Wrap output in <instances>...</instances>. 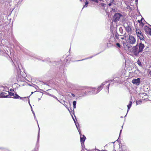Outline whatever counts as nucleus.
<instances>
[{"instance_id": "f257e3e1", "label": "nucleus", "mask_w": 151, "mask_h": 151, "mask_svg": "<svg viewBox=\"0 0 151 151\" xmlns=\"http://www.w3.org/2000/svg\"><path fill=\"white\" fill-rule=\"evenodd\" d=\"M145 47V45L143 44L140 42L138 44V43L137 45L133 47L132 48V51L134 55L136 56H138L139 53L142 52L144 48Z\"/></svg>"}, {"instance_id": "f03ea898", "label": "nucleus", "mask_w": 151, "mask_h": 151, "mask_svg": "<svg viewBox=\"0 0 151 151\" xmlns=\"http://www.w3.org/2000/svg\"><path fill=\"white\" fill-rule=\"evenodd\" d=\"M9 91L8 88L6 87L0 93V97L1 98H7L9 96Z\"/></svg>"}, {"instance_id": "7ed1b4c3", "label": "nucleus", "mask_w": 151, "mask_h": 151, "mask_svg": "<svg viewBox=\"0 0 151 151\" xmlns=\"http://www.w3.org/2000/svg\"><path fill=\"white\" fill-rule=\"evenodd\" d=\"M122 16V15L120 13H116L113 16L114 21L116 22L119 21L120 17Z\"/></svg>"}, {"instance_id": "20e7f679", "label": "nucleus", "mask_w": 151, "mask_h": 151, "mask_svg": "<svg viewBox=\"0 0 151 151\" xmlns=\"http://www.w3.org/2000/svg\"><path fill=\"white\" fill-rule=\"evenodd\" d=\"M79 133L80 135V139L81 140V142L82 146H83V145L84 144V142L86 139V137L84 135H82L81 134V132L80 131H79Z\"/></svg>"}, {"instance_id": "39448f33", "label": "nucleus", "mask_w": 151, "mask_h": 151, "mask_svg": "<svg viewBox=\"0 0 151 151\" xmlns=\"http://www.w3.org/2000/svg\"><path fill=\"white\" fill-rule=\"evenodd\" d=\"M128 42L130 44L133 45L136 42L135 38L132 35H129L128 38Z\"/></svg>"}, {"instance_id": "423d86ee", "label": "nucleus", "mask_w": 151, "mask_h": 151, "mask_svg": "<svg viewBox=\"0 0 151 151\" xmlns=\"http://www.w3.org/2000/svg\"><path fill=\"white\" fill-rule=\"evenodd\" d=\"M132 82L133 84L136 85L137 86H138L140 84L141 81L140 78H138L137 79H134L132 81Z\"/></svg>"}, {"instance_id": "0eeeda50", "label": "nucleus", "mask_w": 151, "mask_h": 151, "mask_svg": "<svg viewBox=\"0 0 151 151\" xmlns=\"http://www.w3.org/2000/svg\"><path fill=\"white\" fill-rule=\"evenodd\" d=\"M108 81H106L103 82L101 85L99 86L97 89H96V91L95 93H98L102 88L103 86L105 85Z\"/></svg>"}, {"instance_id": "6e6552de", "label": "nucleus", "mask_w": 151, "mask_h": 151, "mask_svg": "<svg viewBox=\"0 0 151 151\" xmlns=\"http://www.w3.org/2000/svg\"><path fill=\"white\" fill-rule=\"evenodd\" d=\"M124 27L127 31L128 32H130L131 31L132 29L131 26L129 25L128 24L126 23L124 24Z\"/></svg>"}, {"instance_id": "1a4fd4ad", "label": "nucleus", "mask_w": 151, "mask_h": 151, "mask_svg": "<svg viewBox=\"0 0 151 151\" xmlns=\"http://www.w3.org/2000/svg\"><path fill=\"white\" fill-rule=\"evenodd\" d=\"M12 98L14 99H20L21 100L23 98L22 97L20 96H19L17 93H16L15 94V95L14 97H12ZM26 97H24L23 98H26Z\"/></svg>"}, {"instance_id": "9d476101", "label": "nucleus", "mask_w": 151, "mask_h": 151, "mask_svg": "<svg viewBox=\"0 0 151 151\" xmlns=\"http://www.w3.org/2000/svg\"><path fill=\"white\" fill-rule=\"evenodd\" d=\"M89 91H88V92L92 93L94 94H96L97 93H95L96 90V89L94 88H91L90 90H89Z\"/></svg>"}, {"instance_id": "9b49d317", "label": "nucleus", "mask_w": 151, "mask_h": 151, "mask_svg": "<svg viewBox=\"0 0 151 151\" xmlns=\"http://www.w3.org/2000/svg\"><path fill=\"white\" fill-rule=\"evenodd\" d=\"M137 36L141 40H143L145 39L142 33L137 35Z\"/></svg>"}, {"instance_id": "f8f14e48", "label": "nucleus", "mask_w": 151, "mask_h": 151, "mask_svg": "<svg viewBox=\"0 0 151 151\" xmlns=\"http://www.w3.org/2000/svg\"><path fill=\"white\" fill-rule=\"evenodd\" d=\"M151 29L150 28L147 26H145L144 28V29L147 33L148 32L150 29Z\"/></svg>"}, {"instance_id": "ddd939ff", "label": "nucleus", "mask_w": 151, "mask_h": 151, "mask_svg": "<svg viewBox=\"0 0 151 151\" xmlns=\"http://www.w3.org/2000/svg\"><path fill=\"white\" fill-rule=\"evenodd\" d=\"M20 86V85H19L17 83H14L12 87L14 89H15V90H16V89H17V88L19 87Z\"/></svg>"}, {"instance_id": "4468645a", "label": "nucleus", "mask_w": 151, "mask_h": 151, "mask_svg": "<svg viewBox=\"0 0 151 151\" xmlns=\"http://www.w3.org/2000/svg\"><path fill=\"white\" fill-rule=\"evenodd\" d=\"M99 53H98V54H97L95 55H94L93 56H91V57H88V58H86L85 59H82V60H77V61H83V60H86V59H90V58H92V57H93V56H95V55H98V54H99Z\"/></svg>"}, {"instance_id": "2eb2a0df", "label": "nucleus", "mask_w": 151, "mask_h": 151, "mask_svg": "<svg viewBox=\"0 0 151 151\" xmlns=\"http://www.w3.org/2000/svg\"><path fill=\"white\" fill-rule=\"evenodd\" d=\"M132 102L131 101H130L129 104H128V105H127V107H128L127 113L128 112V111L130 109V108L132 106Z\"/></svg>"}, {"instance_id": "dca6fc26", "label": "nucleus", "mask_w": 151, "mask_h": 151, "mask_svg": "<svg viewBox=\"0 0 151 151\" xmlns=\"http://www.w3.org/2000/svg\"><path fill=\"white\" fill-rule=\"evenodd\" d=\"M119 36H122V35H119L117 32H116L114 34V37L116 39L118 40L119 39Z\"/></svg>"}, {"instance_id": "f3484780", "label": "nucleus", "mask_w": 151, "mask_h": 151, "mask_svg": "<svg viewBox=\"0 0 151 151\" xmlns=\"http://www.w3.org/2000/svg\"><path fill=\"white\" fill-rule=\"evenodd\" d=\"M74 122L76 125V126L78 130V131L79 132V131H80V129L78 127L79 126V123L78 122H76V120H74Z\"/></svg>"}, {"instance_id": "a211bd4d", "label": "nucleus", "mask_w": 151, "mask_h": 151, "mask_svg": "<svg viewBox=\"0 0 151 151\" xmlns=\"http://www.w3.org/2000/svg\"><path fill=\"white\" fill-rule=\"evenodd\" d=\"M136 33L137 35L142 34V33L141 32V30L139 29H137L136 30Z\"/></svg>"}, {"instance_id": "6ab92c4d", "label": "nucleus", "mask_w": 151, "mask_h": 151, "mask_svg": "<svg viewBox=\"0 0 151 151\" xmlns=\"http://www.w3.org/2000/svg\"><path fill=\"white\" fill-rule=\"evenodd\" d=\"M88 88H85V91H84L85 92L84 93V94H82V96H84L85 95H88V93L89 92H88V91H89V90L88 89Z\"/></svg>"}, {"instance_id": "aec40b11", "label": "nucleus", "mask_w": 151, "mask_h": 151, "mask_svg": "<svg viewBox=\"0 0 151 151\" xmlns=\"http://www.w3.org/2000/svg\"><path fill=\"white\" fill-rule=\"evenodd\" d=\"M122 43L123 44V45L124 46H125V45H126V46H127V48H128V49H130V48L132 47L131 46V47H130L129 46H128L127 45H126V43L125 41H123L122 42Z\"/></svg>"}, {"instance_id": "412c9836", "label": "nucleus", "mask_w": 151, "mask_h": 151, "mask_svg": "<svg viewBox=\"0 0 151 151\" xmlns=\"http://www.w3.org/2000/svg\"><path fill=\"white\" fill-rule=\"evenodd\" d=\"M89 4V2L87 0H86L85 2V4L83 6V7H87L88 4Z\"/></svg>"}, {"instance_id": "4be33fe9", "label": "nucleus", "mask_w": 151, "mask_h": 151, "mask_svg": "<svg viewBox=\"0 0 151 151\" xmlns=\"http://www.w3.org/2000/svg\"><path fill=\"white\" fill-rule=\"evenodd\" d=\"M15 94H14V93L11 92L9 91V96H11L14 97V96Z\"/></svg>"}, {"instance_id": "5701e85b", "label": "nucleus", "mask_w": 151, "mask_h": 151, "mask_svg": "<svg viewBox=\"0 0 151 151\" xmlns=\"http://www.w3.org/2000/svg\"><path fill=\"white\" fill-rule=\"evenodd\" d=\"M73 108L74 109L76 108V101H73Z\"/></svg>"}, {"instance_id": "b1692460", "label": "nucleus", "mask_w": 151, "mask_h": 151, "mask_svg": "<svg viewBox=\"0 0 151 151\" xmlns=\"http://www.w3.org/2000/svg\"><path fill=\"white\" fill-rule=\"evenodd\" d=\"M119 31L120 33L121 34H122L123 33V31L122 27H120L119 28Z\"/></svg>"}, {"instance_id": "393cba45", "label": "nucleus", "mask_w": 151, "mask_h": 151, "mask_svg": "<svg viewBox=\"0 0 151 151\" xmlns=\"http://www.w3.org/2000/svg\"><path fill=\"white\" fill-rule=\"evenodd\" d=\"M31 111H32V113L33 114V115H34V118H35V120H36L37 122H37V120L36 119V117L35 116V113L34 112V111H33V109H32V107H31Z\"/></svg>"}, {"instance_id": "a878e982", "label": "nucleus", "mask_w": 151, "mask_h": 151, "mask_svg": "<svg viewBox=\"0 0 151 151\" xmlns=\"http://www.w3.org/2000/svg\"><path fill=\"white\" fill-rule=\"evenodd\" d=\"M137 64H138V65L139 66H142V65L141 63V62L140 61V60H138V61H137Z\"/></svg>"}, {"instance_id": "bb28decb", "label": "nucleus", "mask_w": 151, "mask_h": 151, "mask_svg": "<svg viewBox=\"0 0 151 151\" xmlns=\"http://www.w3.org/2000/svg\"><path fill=\"white\" fill-rule=\"evenodd\" d=\"M142 102V101L141 100H139V101H136V104L137 105H138V104H141Z\"/></svg>"}, {"instance_id": "cd10ccee", "label": "nucleus", "mask_w": 151, "mask_h": 151, "mask_svg": "<svg viewBox=\"0 0 151 151\" xmlns=\"http://www.w3.org/2000/svg\"><path fill=\"white\" fill-rule=\"evenodd\" d=\"M110 85V84L109 83L108 84V85L106 86V89L108 91V93L109 92V87Z\"/></svg>"}, {"instance_id": "c85d7f7f", "label": "nucleus", "mask_w": 151, "mask_h": 151, "mask_svg": "<svg viewBox=\"0 0 151 151\" xmlns=\"http://www.w3.org/2000/svg\"><path fill=\"white\" fill-rule=\"evenodd\" d=\"M114 0H110V2L112 3L113 4L115 5L116 4L114 3Z\"/></svg>"}, {"instance_id": "c756f323", "label": "nucleus", "mask_w": 151, "mask_h": 151, "mask_svg": "<svg viewBox=\"0 0 151 151\" xmlns=\"http://www.w3.org/2000/svg\"><path fill=\"white\" fill-rule=\"evenodd\" d=\"M116 46L119 47V48H120L121 46V45H120V44L119 43H117L116 44Z\"/></svg>"}, {"instance_id": "7c9ffc66", "label": "nucleus", "mask_w": 151, "mask_h": 151, "mask_svg": "<svg viewBox=\"0 0 151 151\" xmlns=\"http://www.w3.org/2000/svg\"><path fill=\"white\" fill-rule=\"evenodd\" d=\"M65 106V107H66L68 109V110L70 112V114H71V116H72V118H73V120L74 121V120H75V119H74V118L73 117V115L71 114V113H70V111L69 109L68 108H67V107H66V106Z\"/></svg>"}, {"instance_id": "2f4dec72", "label": "nucleus", "mask_w": 151, "mask_h": 151, "mask_svg": "<svg viewBox=\"0 0 151 151\" xmlns=\"http://www.w3.org/2000/svg\"><path fill=\"white\" fill-rule=\"evenodd\" d=\"M65 106V107H66L68 109V110L70 112V114H71V116H72V118H73V120L74 121V120H75V119H74V118L73 117V115L71 114V113H70V111L69 109L68 108H67V107H66V106Z\"/></svg>"}, {"instance_id": "473e14b6", "label": "nucleus", "mask_w": 151, "mask_h": 151, "mask_svg": "<svg viewBox=\"0 0 151 151\" xmlns=\"http://www.w3.org/2000/svg\"><path fill=\"white\" fill-rule=\"evenodd\" d=\"M116 11V10L115 9L111 8V10L110 11L111 12H114Z\"/></svg>"}, {"instance_id": "72a5a7b5", "label": "nucleus", "mask_w": 151, "mask_h": 151, "mask_svg": "<svg viewBox=\"0 0 151 151\" xmlns=\"http://www.w3.org/2000/svg\"><path fill=\"white\" fill-rule=\"evenodd\" d=\"M39 137H40V129H39V130L38 133V137H37V141H39Z\"/></svg>"}, {"instance_id": "f704fd0d", "label": "nucleus", "mask_w": 151, "mask_h": 151, "mask_svg": "<svg viewBox=\"0 0 151 151\" xmlns=\"http://www.w3.org/2000/svg\"><path fill=\"white\" fill-rule=\"evenodd\" d=\"M89 1H90L94 2L97 3V0H89Z\"/></svg>"}, {"instance_id": "c9c22d12", "label": "nucleus", "mask_w": 151, "mask_h": 151, "mask_svg": "<svg viewBox=\"0 0 151 151\" xmlns=\"http://www.w3.org/2000/svg\"><path fill=\"white\" fill-rule=\"evenodd\" d=\"M101 5L102 6L104 7V6H105L106 4H104V3H101Z\"/></svg>"}, {"instance_id": "e433bc0d", "label": "nucleus", "mask_w": 151, "mask_h": 151, "mask_svg": "<svg viewBox=\"0 0 151 151\" xmlns=\"http://www.w3.org/2000/svg\"><path fill=\"white\" fill-rule=\"evenodd\" d=\"M147 34H148L150 35L151 36V29H150V31H149V32Z\"/></svg>"}, {"instance_id": "4c0bfd02", "label": "nucleus", "mask_w": 151, "mask_h": 151, "mask_svg": "<svg viewBox=\"0 0 151 151\" xmlns=\"http://www.w3.org/2000/svg\"><path fill=\"white\" fill-rule=\"evenodd\" d=\"M114 81H115V80H114V79L112 80H110V81H108V82H107V83H108L109 81H110L111 82H112Z\"/></svg>"}, {"instance_id": "58836bf2", "label": "nucleus", "mask_w": 151, "mask_h": 151, "mask_svg": "<svg viewBox=\"0 0 151 151\" xmlns=\"http://www.w3.org/2000/svg\"><path fill=\"white\" fill-rule=\"evenodd\" d=\"M113 4H112V3H111L110 2L109 4H108V6H111V5Z\"/></svg>"}, {"instance_id": "ea45409f", "label": "nucleus", "mask_w": 151, "mask_h": 151, "mask_svg": "<svg viewBox=\"0 0 151 151\" xmlns=\"http://www.w3.org/2000/svg\"><path fill=\"white\" fill-rule=\"evenodd\" d=\"M47 94L49 96H51L52 97V94H50V93H47Z\"/></svg>"}, {"instance_id": "a19ab883", "label": "nucleus", "mask_w": 151, "mask_h": 151, "mask_svg": "<svg viewBox=\"0 0 151 151\" xmlns=\"http://www.w3.org/2000/svg\"><path fill=\"white\" fill-rule=\"evenodd\" d=\"M138 22L139 23H142V21H141V20H138Z\"/></svg>"}, {"instance_id": "79ce46f5", "label": "nucleus", "mask_w": 151, "mask_h": 151, "mask_svg": "<svg viewBox=\"0 0 151 151\" xmlns=\"http://www.w3.org/2000/svg\"><path fill=\"white\" fill-rule=\"evenodd\" d=\"M85 92L84 91H82L81 93V95H82V94H84V93Z\"/></svg>"}, {"instance_id": "37998d69", "label": "nucleus", "mask_w": 151, "mask_h": 151, "mask_svg": "<svg viewBox=\"0 0 151 151\" xmlns=\"http://www.w3.org/2000/svg\"><path fill=\"white\" fill-rule=\"evenodd\" d=\"M121 39L122 40H125V41H126V39H125L124 38V37H121Z\"/></svg>"}, {"instance_id": "c03bdc74", "label": "nucleus", "mask_w": 151, "mask_h": 151, "mask_svg": "<svg viewBox=\"0 0 151 151\" xmlns=\"http://www.w3.org/2000/svg\"><path fill=\"white\" fill-rule=\"evenodd\" d=\"M71 95L73 97H75V94L73 93H72Z\"/></svg>"}, {"instance_id": "a18cd8bd", "label": "nucleus", "mask_w": 151, "mask_h": 151, "mask_svg": "<svg viewBox=\"0 0 151 151\" xmlns=\"http://www.w3.org/2000/svg\"><path fill=\"white\" fill-rule=\"evenodd\" d=\"M61 77L63 78V76H62V75L59 76V78L60 79H61Z\"/></svg>"}, {"instance_id": "49530a36", "label": "nucleus", "mask_w": 151, "mask_h": 151, "mask_svg": "<svg viewBox=\"0 0 151 151\" xmlns=\"http://www.w3.org/2000/svg\"><path fill=\"white\" fill-rule=\"evenodd\" d=\"M52 97H53V98H55H55H56V97L54 95H52Z\"/></svg>"}, {"instance_id": "de8ad7c7", "label": "nucleus", "mask_w": 151, "mask_h": 151, "mask_svg": "<svg viewBox=\"0 0 151 151\" xmlns=\"http://www.w3.org/2000/svg\"><path fill=\"white\" fill-rule=\"evenodd\" d=\"M10 91H14V89H12V88H11L10 90Z\"/></svg>"}, {"instance_id": "09e8293b", "label": "nucleus", "mask_w": 151, "mask_h": 151, "mask_svg": "<svg viewBox=\"0 0 151 151\" xmlns=\"http://www.w3.org/2000/svg\"><path fill=\"white\" fill-rule=\"evenodd\" d=\"M29 105H30V106H31V107H32V106L31 105V104H30V102H29Z\"/></svg>"}, {"instance_id": "8fccbe9b", "label": "nucleus", "mask_w": 151, "mask_h": 151, "mask_svg": "<svg viewBox=\"0 0 151 151\" xmlns=\"http://www.w3.org/2000/svg\"><path fill=\"white\" fill-rule=\"evenodd\" d=\"M55 99H56L58 101H59L61 103V102H60V101L58 99H57V97H56V98H55Z\"/></svg>"}, {"instance_id": "3c124183", "label": "nucleus", "mask_w": 151, "mask_h": 151, "mask_svg": "<svg viewBox=\"0 0 151 151\" xmlns=\"http://www.w3.org/2000/svg\"><path fill=\"white\" fill-rule=\"evenodd\" d=\"M55 99H56L58 101H59L61 103V102H60V101L58 99H57V97H56V98H55Z\"/></svg>"}, {"instance_id": "603ef678", "label": "nucleus", "mask_w": 151, "mask_h": 151, "mask_svg": "<svg viewBox=\"0 0 151 151\" xmlns=\"http://www.w3.org/2000/svg\"><path fill=\"white\" fill-rule=\"evenodd\" d=\"M122 131V130H121L120 131L119 135H120L121 134V132Z\"/></svg>"}, {"instance_id": "864d4df0", "label": "nucleus", "mask_w": 151, "mask_h": 151, "mask_svg": "<svg viewBox=\"0 0 151 151\" xmlns=\"http://www.w3.org/2000/svg\"><path fill=\"white\" fill-rule=\"evenodd\" d=\"M103 0H97V3L98 2V1H103Z\"/></svg>"}, {"instance_id": "5fc2aeb1", "label": "nucleus", "mask_w": 151, "mask_h": 151, "mask_svg": "<svg viewBox=\"0 0 151 151\" xmlns=\"http://www.w3.org/2000/svg\"><path fill=\"white\" fill-rule=\"evenodd\" d=\"M149 74L150 75V76H151V71H150L149 72Z\"/></svg>"}, {"instance_id": "6e6d98bb", "label": "nucleus", "mask_w": 151, "mask_h": 151, "mask_svg": "<svg viewBox=\"0 0 151 151\" xmlns=\"http://www.w3.org/2000/svg\"><path fill=\"white\" fill-rule=\"evenodd\" d=\"M138 1V0H135V2L137 4V3Z\"/></svg>"}, {"instance_id": "4d7b16f0", "label": "nucleus", "mask_w": 151, "mask_h": 151, "mask_svg": "<svg viewBox=\"0 0 151 151\" xmlns=\"http://www.w3.org/2000/svg\"><path fill=\"white\" fill-rule=\"evenodd\" d=\"M34 92H31V94L30 95V96H31V95H32Z\"/></svg>"}, {"instance_id": "13d9d810", "label": "nucleus", "mask_w": 151, "mask_h": 151, "mask_svg": "<svg viewBox=\"0 0 151 151\" xmlns=\"http://www.w3.org/2000/svg\"><path fill=\"white\" fill-rule=\"evenodd\" d=\"M41 99L40 98H39L38 99V101H39V100H40Z\"/></svg>"}, {"instance_id": "bf43d9fd", "label": "nucleus", "mask_w": 151, "mask_h": 151, "mask_svg": "<svg viewBox=\"0 0 151 151\" xmlns=\"http://www.w3.org/2000/svg\"><path fill=\"white\" fill-rule=\"evenodd\" d=\"M73 114H74V110H73Z\"/></svg>"}, {"instance_id": "052dcab7", "label": "nucleus", "mask_w": 151, "mask_h": 151, "mask_svg": "<svg viewBox=\"0 0 151 151\" xmlns=\"http://www.w3.org/2000/svg\"><path fill=\"white\" fill-rule=\"evenodd\" d=\"M142 19H143V18H142V19H141V21H142Z\"/></svg>"}, {"instance_id": "680f3d73", "label": "nucleus", "mask_w": 151, "mask_h": 151, "mask_svg": "<svg viewBox=\"0 0 151 151\" xmlns=\"http://www.w3.org/2000/svg\"><path fill=\"white\" fill-rule=\"evenodd\" d=\"M148 47H147L146 48H146H148Z\"/></svg>"}, {"instance_id": "e2e57ef3", "label": "nucleus", "mask_w": 151, "mask_h": 151, "mask_svg": "<svg viewBox=\"0 0 151 151\" xmlns=\"http://www.w3.org/2000/svg\"><path fill=\"white\" fill-rule=\"evenodd\" d=\"M148 47H147L146 48H146H148Z\"/></svg>"}, {"instance_id": "0e129e2a", "label": "nucleus", "mask_w": 151, "mask_h": 151, "mask_svg": "<svg viewBox=\"0 0 151 151\" xmlns=\"http://www.w3.org/2000/svg\"><path fill=\"white\" fill-rule=\"evenodd\" d=\"M126 115L124 117H126Z\"/></svg>"}, {"instance_id": "69168bd1", "label": "nucleus", "mask_w": 151, "mask_h": 151, "mask_svg": "<svg viewBox=\"0 0 151 151\" xmlns=\"http://www.w3.org/2000/svg\"><path fill=\"white\" fill-rule=\"evenodd\" d=\"M125 37H126V36H125Z\"/></svg>"}, {"instance_id": "338daca9", "label": "nucleus", "mask_w": 151, "mask_h": 151, "mask_svg": "<svg viewBox=\"0 0 151 151\" xmlns=\"http://www.w3.org/2000/svg\"><path fill=\"white\" fill-rule=\"evenodd\" d=\"M47 59L49 60V58H47Z\"/></svg>"}]
</instances>
